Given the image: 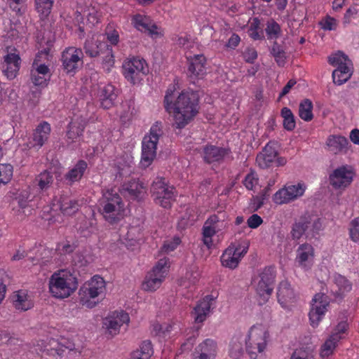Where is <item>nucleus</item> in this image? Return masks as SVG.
<instances>
[{
  "label": "nucleus",
  "mask_w": 359,
  "mask_h": 359,
  "mask_svg": "<svg viewBox=\"0 0 359 359\" xmlns=\"http://www.w3.org/2000/svg\"><path fill=\"white\" fill-rule=\"evenodd\" d=\"M248 250L246 243H231L221 256L222 265L230 269H236Z\"/></svg>",
  "instance_id": "obj_15"
},
{
  "label": "nucleus",
  "mask_w": 359,
  "mask_h": 359,
  "mask_svg": "<svg viewBox=\"0 0 359 359\" xmlns=\"http://www.w3.org/2000/svg\"><path fill=\"white\" fill-rule=\"evenodd\" d=\"M217 232L215 230L212 229L211 227H209L205 224H203L202 228V241L203 244L208 248V249H210L213 245L212 237Z\"/></svg>",
  "instance_id": "obj_52"
},
{
  "label": "nucleus",
  "mask_w": 359,
  "mask_h": 359,
  "mask_svg": "<svg viewBox=\"0 0 359 359\" xmlns=\"http://www.w3.org/2000/svg\"><path fill=\"white\" fill-rule=\"evenodd\" d=\"M178 82L170 86L164 97V107L169 114V119L172 121V126L176 129H180V90H178Z\"/></svg>",
  "instance_id": "obj_8"
},
{
  "label": "nucleus",
  "mask_w": 359,
  "mask_h": 359,
  "mask_svg": "<svg viewBox=\"0 0 359 359\" xmlns=\"http://www.w3.org/2000/svg\"><path fill=\"white\" fill-rule=\"evenodd\" d=\"M133 170V163L131 159L126 161L124 164L121 162L118 163V172L116 177H124L129 176Z\"/></svg>",
  "instance_id": "obj_56"
},
{
  "label": "nucleus",
  "mask_w": 359,
  "mask_h": 359,
  "mask_svg": "<svg viewBox=\"0 0 359 359\" xmlns=\"http://www.w3.org/2000/svg\"><path fill=\"white\" fill-rule=\"evenodd\" d=\"M104 47H107L106 42L95 41L92 38L86 41L83 49L86 55L90 57H95L103 53Z\"/></svg>",
  "instance_id": "obj_36"
},
{
  "label": "nucleus",
  "mask_w": 359,
  "mask_h": 359,
  "mask_svg": "<svg viewBox=\"0 0 359 359\" xmlns=\"http://www.w3.org/2000/svg\"><path fill=\"white\" fill-rule=\"evenodd\" d=\"M244 335L240 332H236L232 336L229 345V355L232 359H241L244 353Z\"/></svg>",
  "instance_id": "obj_29"
},
{
  "label": "nucleus",
  "mask_w": 359,
  "mask_h": 359,
  "mask_svg": "<svg viewBox=\"0 0 359 359\" xmlns=\"http://www.w3.org/2000/svg\"><path fill=\"white\" fill-rule=\"evenodd\" d=\"M339 338L335 335H330L329 338L323 344L320 350V356L326 358L333 353L337 343L339 341Z\"/></svg>",
  "instance_id": "obj_42"
},
{
  "label": "nucleus",
  "mask_w": 359,
  "mask_h": 359,
  "mask_svg": "<svg viewBox=\"0 0 359 359\" xmlns=\"http://www.w3.org/2000/svg\"><path fill=\"white\" fill-rule=\"evenodd\" d=\"M50 126L46 121L40 123L34 130L32 137L29 142V148H41L48 140Z\"/></svg>",
  "instance_id": "obj_21"
},
{
  "label": "nucleus",
  "mask_w": 359,
  "mask_h": 359,
  "mask_svg": "<svg viewBox=\"0 0 359 359\" xmlns=\"http://www.w3.org/2000/svg\"><path fill=\"white\" fill-rule=\"evenodd\" d=\"M31 72L38 74H41L43 76H46L49 73V68L45 64H41L38 65L37 62L34 60Z\"/></svg>",
  "instance_id": "obj_62"
},
{
  "label": "nucleus",
  "mask_w": 359,
  "mask_h": 359,
  "mask_svg": "<svg viewBox=\"0 0 359 359\" xmlns=\"http://www.w3.org/2000/svg\"><path fill=\"white\" fill-rule=\"evenodd\" d=\"M79 203L77 200L64 198L60 201V208L64 215H71L78 211Z\"/></svg>",
  "instance_id": "obj_39"
},
{
  "label": "nucleus",
  "mask_w": 359,
  "mask_h": 359,
  "mask_svg": "<svg viewBox=\"0 0 359 359\" xmlns=\"http://www.w3.org/2000/svg\"><path fill=\"white\" fill-rule=\"evenodd\" d=\"M216 297L208 294L201 299L194 309V320L196 323H203L210 312L211 306L215 301Z\"/></svg>",
  "instance_id": "obj_22"
},
{
  "label": "nucleus",
  "mask_w": 359,
  "mask_h": 359,
  "mask_svg": "<svg viewBox=\"0 0 359 359\" xmlns=\"http://www.w3.org/2000/svg\"><path fill=\"white\" fill-rule=\"evenodd\" d=\"M271 54L274 57L278 65L283 67L285 63V53L282 47L276 42L272 46Z\"/></svg>",
  "instance_id": "obj_51"
},
{
  "label": "nucleus",
  "mask_w": 359,
  "mask_h": 359,
  "mask_svg": "<svg viewBox=\"0 0 359 359\" xmlns=\"http://www.w3.org/2000/svg\"><path fill=\"white\" fill-rule=\"evenodd\" d=\"M187 76L190 83L196 84L206 75V58L203 54L187 57Z\"/></svg>",
  "instance_id": "obj_17"
},
{
  "label": "nucleus",
  "mask_w": 359,
  "mask_h": 359,
  "mask_svg": "<svg viewBox=\"0 0 359 359\" xmlns=\"http://www.w3.org/2000/svg\"><path fill=\"white\" fill-rule=\"evenodd\" d=\"M161 135V123L156 122L150 129L149 135H145L142 142L140 163L147 168L153 162L156 154V146Z\"/></svg>",
  "instance_id": "obj_6"
},
{
  "label": "nucleus",
  "mask_w": 359,
  "mask_h": 359,
  "mask_svg": "<svg viewBox=\"0 0 359 359\" xmlns=\"http://www.w3.org/2000/svg\"><path fill=\"white\" fill-rule=\"evenodd\" d=\"M329 63L334 67H340L343 65H348L350 60L347 55L341 51L330 55L328 58Z\"/></svg>",
  "instance_id": "obj_50"
},
{
  "label": "nucleus",
  "mask_w": 359,
  "mask_h": 359,
  "mask_svg": "<svg viewBox=\"0 0 359 359\" xmlns=\"http://www.w3.org/2000/svg\"><path fill=\"white\" fill-rule=\"evenodd\" d=\"M86 127V121L81 118H76L72 120L68 126L67 131V139L71 142H74L78 137H79Z\"/></svg>",
  "instance_id": "obj_35"
},
{
  "label": "nucleus",
  "mask_w": 359,
  "mask_h": 359,
  "mask_svg": "<svg viewBox=\"0 0 359 359\" xmlns=\"http://www.w3.org/2000/svg\"><path fill=\"white\" fill-rule=\"evenodd\" d=\"M277 298L278 303L283 308H286L287 303L292 302L294 299V291L287 280H283L279 283Z\"/></svg>",
  "instance_id": "obj_31"
},
{
  "label": "nucleus",
  "mask_w": 359,
  "mask_h": 359,
  "mask_svg": "<svg viewBox=\"0 0 359 359\" xmlns=\"http://www.w3.org/2000/svg\"><path fill=\"white\" fill-rule=\"evenodd\" d=\"M243 184L248 190H254L259 184V177L256 172L251 170L245 177Z\"/></svg>",
  "instance_id": "obj_53"
},
{
  "label": "nucleus",
  "mask_w": 359,
  "mask_h": 359,
  "mask_svg": "<svg viewBox=\"0 0 359 359\" xmlns=\"http://www.w3.org/2000/svg\"><path fill=\"white\" fill-rule=\"evenodd\" d=\"M315 250L311 244L305 243L299 245L296 251L295 262L298 266L308 271L313 266Z\"/></svg>",
  "instance_id": "obj_19"
},
{
  "label": "nucleus",
  "mask_w": 359,
  "mask_h": 359,
  "mask_svg": "<svg viewBox=\"0 0 359 359\" xmlns=\"http://www.w3.org/2000/svg\"><path fill=\"white\" fill-rule=\"evenodd\" d=\"M204 224L211 227V229L215 230L216 232H219L224 226V219H221L217 215L214 214L210 215L205 220Z\"/></svg>",
  "instance_id": "obj_54"
},
{
  "label": "nucleus",
  "mask_w": 359,
  "mask_h": 359,
  "mask_svg": "<svg viewBox=\"0 0 359 359\" xmlns=\"http://www.w3.org/2000/svg\"><path fill=\"white\" fill-rule=\"evenodd\" d=\"M133 23L135 28H137L138 30L141 32H147V29H148V25L149 22V20L141 15H136L133 18Z\"/></svg>",
  "instance_id": "obj_57"
},
{
  "label": "nucleus",
  "mask_w": 359,
  "mask_h": 359,
  "mask_svg": "<svg viewBox=\"0 0 359 359\" xmlns=\"http://www.w3.org/2000/svg\"><path fill=\"white\" fill-rule=\"evenodd\" d=\"M12 302L17 310L26 311L34 306V302L26 290H20L13 292Z\"/></svg>",
  "instance_id": "obj_30"
},
{
  "label": "nucleus",
  "mask_w": 359,
  "mask_h": 359,
  "mask_svg": "<svg viewBox=\"0 0 359 359\" xmlns=\"http://www.w3.org/2000/svg\"><path fill=\"white\" fill-rule=\"evenodd\" d=\"M123 74L126 79L133 84L140 82L142 76L148 72L145 60L139 57H133L123 65Z\"/></svg>",
  "instance_id": "obj_16"
},
{
  "label": "nucleus",
  "mask_w": 359,
  "mask_h": 359,
  "mask_svg": "<svg viewBox=\"0 0 359 359\" xmlns=\"http://www.w3.org/2000/svg\"><path fill=\"white\" fill-rule=\"evenodd\" d=\"M351 71L348 65H343L337 67L332 72L333 82L337 85H341L346 82L351 76Z\"/></svg>",
  "instance_id": "obj_37"
},
{
  "label": "nucleus",
  "mask_w": 359,
  "mask_h": 359,
  "mask_svg": "<svg viewBox=\"0 0 359 359\" xmlns=\"http://www.w3.org/2000/svg\"><path fill=\"white\" fill-rule=\"evenodd\" d=\"M280 115L283 118V128L288 131L293 130L296 126V122L291 109L288 107H283L281 109Z\"/></svg>",
  "instance_id": "obj_43"
},
{
  "label": "nucleus",
  "mask_w": 359,
  "mask_h": 359,
  "mask_svg": "<svg viewBox=\"0 0 359 359\" xmlns=\"http://www.w3.org/2000/svg\"><path fill=\"white\" fill-rule=\"evenodd\" d=\"M88 167L87 163L83 160L79 161L65 175V180L68 185H72L82 178Z\"/></svg>",
  "instance_id": "obj_32"
},
{
  "label": "nucleus",
  "mask_w": 359,
  "mask_h": 359,
  "mask_svg": "<svg viewBox=\"0 0 359 359\" xmlns=\"http://www.w3.org/2000/svg\"><path fill=\"white\" fill-rule=\"evenodd\" d=\"M276 278V270L273 266L265 267L259 274V280L257 284L256 292L262 301L259 304L266 303L271 295Z\"/></svg>",
  "instance_id": "obj_11"
},
{
  "label": "nucleus",
  "mask_w": 359,
  "mask_h": 359,
  "mask_svg": "<svg viewBox=\"0 0 359 359\" xmlns=\"http://www.w3.org/2000/svg\"><path fill=\"white\" fill-rule=\"evenodd\" d=\"M130 321L128 314L123 311H115L113 314L104 320V326L109 334L114 336L119 332L121 326L124 323L128 324Z\"/></svg>",
  "instance_id": "obj_20"
},
{
  "label": "nucleus",
  "mask_w": 359,
  "mask_h": 359,
  "mask_svg": "<svg viewBox=\"0 0 359 359\" xmlns=\"http://www.w3.org/2000/svg\"><path fill=\"white\" fill-rule=\"evenodd\" d=\"M117 97V91L111 84L105 85L100 90V99L101 106L104 109H110L114 104Z\"/></svg>",
  "instance_id": "obj_33"
},
{
  "label": "nucleus",
  "mask_w": 359,
  "mask_h": 359,
  "mask_svg": "<svg viewBox=\"0 0 359 359\" xmlns=\"http://www.w3.org/2000/svg\"><path fill=\"white\" fill-rule=\"evenodd\" d=\"M299 116L305 121H310L313 118V103L309 99L302 100L299 106Z\"/></svg>",
  "instance_id": "obj_41"
},
{
  "label": "nucleus",
  "mask_w": 359,
  "mask_h": 359,
  "mask_svg": "<svg viewBox=\"0 0 359 359\" xmlns=\"http://www.w3.org/2000/svg\"><path fill=\"white\" fill-rule=\"evenodd\" d=\"M306 189L303 182L296 184H287L278 189L272 196L273 202L276 205L288 204L302 197Z\"/></svg>",
  "instance_id": "obj_10"
},
{
  "label": "nucleus",
  "mask_w": 359,
  "mask_h": 359,
  "mask_svg": "<svg viewBox=\"0 0 359 359\" xmlns=\"http://www.w3.org/2000/svg\"><path fill=\"white\" fill-rule=\"evenodd\" d=\"M153 353L151 343L144 341L142 343L140 349L133 351L131 359H149Z\"/></svg>",
  "instance_id": "obj_40"
},
{
  "label": "nucleus",
  "mask_w": 359,
  "mask_h": 359,
  "mask_svg": "<svg viewBox=\"0 0 359 359\" xmlns=\"http://www.w3.org/2000/svg\"><path fill=\"white\" fill-rule=\"evenodd\" d=\"M229 153V149L212 144L205 145L203 149L204 161L209 164L222 161Z\"/></svg>",
  "instance_id": "obj_24"
},
{
  "label": "nucleus",
  "mask_w": 359,
  "mask_h": 359,
  "mask_svg": "<svg viewBox=\"0 0 359 359\" xmlns=\"http://www.w3.org/2000/svg\"><path fill=\"white\" fill-rule=\"evenodd\" d=\"M334 284L338 287L337 292L340 294L350 291L352 287L350 282L344 276L339 274L334 276Z\"/></svg>",
  "instance_id": "obj_49"
},
{
  "label": "nucleus",
  "mask_w": 359,
  "mask_h": 359,
  "mask_svg": "<svg viewBox=\"0 0 359 359\" xmlns=\"http://www.w3.org/2000/svg\"><path fill=\"white\" fill-rule=\"evenodd\" d=\"M348 140L339 135H329L326 140V149L332 154H346L348 150Z\"/></svg>",
  "instance_id": "obj_23"
},
{
  "label": "nucleus",
  "mask_w": 359,
  "mask_h": 359,
  "mask_svg": "<svg viewBox=\"0 0 359 359\" xmlns=\"http://www.w3.org/2000/svg\"><path fill=\"white\" fill-rule=\"evenodd\" d=\"M359 15V9L355 6L349 7L345 12L343 17V25L347 26L351 22L352 19H355Z\"/></svg>",
  "instance_id": "obj_59"
},
{
  "label": "nucleus",
  "mask_w": 359,
  "mask_h": 359,
  "mask_svg": "<svg viewBox=\"0 0 359 359\" xmlns=\"http://www.w3.org/2000/svg\"><path fill=\"white\" fill-rule=\"evenodd\" d=\"M348 325L346 321H341L338 323L334 331L332 333L331 335H335L339 338V341L344 339L345 337V334L348 330Z\"/></svg>",
  "instance_id": "obj_61"
},
{
  "label": "nucleus",
  "mask_w": 359,
  "mask_h": 359,
  "mask_svg": "<svg viewBox=\"0 0 359 359\" xmlns=\"http://www.w3.org/2000/svg\"><path fill=\"white\" fill-rule=\"evenodd\" d=\"M173 190V187L168 186L165 179L162 177L156 178L151 187V193L156 203L165 208L171 207L174 198Z\"/></svg>",
  "instance_id": "obj_9"
},
{
  "label": "nucleus",
  "mask_w": 359,
  "mask_h": 359,
  "mask_svg": "<svg viewBox=\"0 0 359 359\" xmlns=\"http://www.w3.org/2000/svg\"><path fill=\"white\" fill-rule=\"evenodd\" d=\"M265 32L269 39H277L281 34V27L278 22L271 19L266 22Z\"/></svg>",
  "instance_id": "obj_44"
},
{
  "label": "nucleus",
  "mask_w": 359,
  "mask_h": 359,
  "mask_svg": "<svg viewBox=\"0 0 359 359\" xmlns=\"http://www.w3.org/2000/svg\"><path fill=\"white\" fill-rule=\"evenodd\" d=\"M278 151L271 142L266 144L262 151L256 157V162L258 166L262 169L267 168L271 165L277 157Z\"/></svg>",
  "instance_id": "obj_26"
},
{
  "label": "nucleus",
  "mask_w": 359,
  "mask_h": 359,
  "mask_svg": "<svg viewBox=\"0 0 359 359\" xmlns=\"http://www.w3.org/2000/svg\"><path fill=\"white\" fill-rule=\"evenodd\" d=\"M269 341V332L262 325L250 327L245 336V351L250 359H259L267 349Z\"/></svg>",
  "instance_id": "obj_2"
},
{
  "label": "nucleus",
  "mask_w": 359,
  "mask_h": 359,
  "mask_svg": "<svg viewBox=\"0 0 359 359\" xmlns=\"http://www.w3.org/2000/svg\"><path fill=\"white\" fill-rule=\"evenodd\" d=\"M53 181V174L50 171L44 170L36 176L34 185L40 193H44L51 187Z\"/></svg>",
  "instance_id": "obj_34"
},
{
  "label": "nucleus",
  "mask_w": 359,
  "mask_h": 359,
  "mask_svg": "<svg viewBox=\"0 0 359 359\" xmlns=\"http://www.w3.org/2000/svg\"><path fill=\"white\" fill-rule=\"evenodd\" d=\"M198 110V92L193 90L181 91V128L194 118Z\"/></svg>",
  "instance_id": "obj_7"
},
{
  "label": "nucleus",
  "mask_w": 359,
  "mask_h": 359,
  "mask_svg": "<svg viewBox=\"0 0 359 359\" xmlns=\"http://www.w3.org/2000/svg\"><path fill=\"white\" fill-rule=\"evenodd\" d=\"M170 266L168 258L160 259L146 275L142 285V289L145 291L154 292L159 288L168 273Z\"/></svg>",
  "instance_id": "obj_5"
},
{
  "label": "nucleus",
  "mask_w": 359,
  "mask_h": 359,
  "mask_svg": "<svg viewBox=\"0 0 359 359\" xmlns=\"http://www.w3.org/2000/svg\"><path fill=\"white\" fill-rule=\"evenodd\" d=\"M321 28L326 31H334L338 26L337 20L330 15H326L320 22Z\"/></svg>",
  "instance_id": "obj_58"
},
{
  "label": "nucleus",
  "mask_w": 359,
  "mask_h": 359,
  "mask_svg": "<svg viewBox=\"0 0 359 359\" xmlns=\"http://www.w3.org/2000/svg\"><path fill=\"white\" fill-rule=\"evenodd\" d=\"M10 278L4 270H0V304L5 297L6 284L9 283Z\"/></svg>",
  "instance_id": "obj_60"
},
{
  "label": "nucleus",
  "mask_w": 359,
  "mask_h": 359,
  "mask_svg": "<svg viewBox=\"0 0 359 359\" xmlns=\"http://www.w3.org/2000/svg\"><path fill=\"white\" fill-rule=\"evenodd\" d=\"M198 359H215L217 353V342L212 339H206L196 348Z\"/></svg>",
  "instance_id": "obj_27"
},
{
  "label": "nucleus",
  "mask_w": 359,
  "mask_h": 359,
  "mask_svg": "<svg viewBox=\"0 0 359 359\" xmlns=\"http://www.w3.org/2000/svg\"><path fill=\"white\" fill-rule=\"evenodd\" d=\"M105 290L104 280L99 276H93L81 287L79 292L80 303L88 308H94L99 302L98 299H95L103 296Z\"/></svg>",
  "instance_id": "obj_4"
},
{
  "label": "nucleus",
  "mask_w": 359,
  "mask_h": 359,
  "mask_svg": "<svg viewBox=\"0 0 359 359\" xmlns=\"http://www.w3.org/2000/svg\"><path fill=\"white\" fill-rule=\"evenodd\" d=\"M20 61L19 55L15 53H8L4 56L1 68L8 79H13L16 76L20 67Z\"/></svg>",
  "instance_id": "obj_25"
},
{
  "label": "nucleus",
  "mask_w": 359,
  "mask_h": 359,
  "mask_svg": "<svg viewBox=\"0 0 359 359\" xmlns=\"http://www.w3.org/2000/svg\"><path fill=\"white\" fill-rule=\"evenodd\" d=\"M248 34L253 40H261L264 38L263 32L260 27V20L254 18L248 28Z\"/></svg>",
  "instance_id": "obj_45"
},
{
  "label": "nucleus",
  "mask_w": 359,
  "mask_h": 359,
  "mask_svg": "<svg viewBox=\"0 0 359 359\" xmlns=\"http://www.w3.org/2000/svg\"><path fill=\"white\" fill-rule=\"evenodd\" d=\"M276 278V270L273 266L265 267L259 274V280L257 284L256 292L262 301L259 304L266 303L271 295Z\"/></svg>",
  "instance_id": "obj_12"
},
{
  "label": "nucleus",
  "mask_w": 359,
  "mask_h": 359,
  "mask_svg": "<svg viewBox=\"0 0 359 359\" xmlns=\"http://www.w3.org/2000/svg\"><path fill=\"white\" fill-rule=\"evenodd\" d=\"M330 298L324 293H317L312 299L311 307L309 313L311 325L313 327L318 326L328 311Z\"/></svg>",
  "instance_id": "obj_14"
},
{
  "label": "nucleus",
  "mask_w": 359,
  "mask_h": 359,
  "mask_svg": "<svg viewBox=\"0 0 359 359\" xmlns=\"http://www.w3.org/2000/svg\"><path fill=\"white\" fill-rule=\"evenodd\" d=\"M100 212L104 220L110 224H116L126 214L125 203L120 195L112 189L103 192L99 201Z\"/></svg>",
  "instance_id": "obj_1"
},
{
  "label": "nucleus",
  "mask_w": 359,
  "mask_h": 359,
  "mask_svg": "<svg viewBox=\"0 0 359 359\" xmlns=\"http://www.w3.org/2000/svg\"><path fill=\"white\" fill-rule=\"evenodd\" d=\"M198 327H191L187 333V337L186 339V341L181 344V353L186 350H191L196 341V338L198 336Z\"/></svg>",
  "instance_id": "obj_46"
},
{
  "label": "nucleus",
  "mask_w": 359,
  "mask_h": 359,
  "mask_svg": "<svg viewBox=\"0 0 359 359\" xmlns=\"http://www.w3.org/2000/svg\"><path fill=\"white\" fill-rule=\"evenodd\" d=\"M243 57L246 62L253 63L257 58V52L255 48L248 47L243 53Z\"/></svg>",
  "instance_id": "obj_63"
},
{
  "label": "nucleus",
  "mask_w": 359,
  "mask_h": 359,
  "mask_svg": "<svg viewBox=\"0 0 359 359\" xmlns=\"http://www.w3.org/2000/svg\"><path fill=\"white\" fill-rule=\"evenodd\" d=\"M348 233L350 239L359 244V217L352 219L349 224Z\"/></svg>",
  "instance_id": "obj_55"
},
{
  "label": "nucleus",
  "mask_w": 359,
  "mask_h": 359,
  "mask_svg": "<svg viewBox=\"0 0 359 359\" xmlns=\"http://www.w3.org/2000/svg\"><path fill=\"white\" fill-rule=\"evenodd\" d=\"M123 189L128 193L133 198H137L145 190L143 183L136 180H132L123 185Z\"/></svg>",
  "instance_id": "obj_38"
},
{
  "label": "nucleus",
  "mask_w": 359,
  "mask_h": 359,
  "mask_svg": "<svg viewBox=\"0 0 359 359\" xmlns=\"http://www.w3.org/2000/svg\"><path fill=\"white\" fill-rule=\"evenodd\" d=\"M13 168L9 163L0 164V184H7L12 178Z\"/></svg>",
  "instance_id": "obj_48"
},
{
  "label": "nucleus",
  "mask_w": 359,
  "mask_h": 359,
  "mask_svg": "<svg viewBox=\"0 0 359 359\" xmlns=\"http://www.w3.org/2000/svg\"><path fill=\"white\" fill-rule=\"evenodd\" d=\"M54 0H35L36 9L43 18L47 17L51 11Z\"/></svg>",
  "instance_id": "obj_47"
},
{
  "label": "nucleus",
  "mask_w": 359,
  "mask_h": 359,
  "mask_svg": "<svg viewBox=\"0 0 359 359\" xmlns=\"http://www.w3.org/2000/svg\"><path fill=\"white\" fill-rule=\"evenodd\" d=\"M311 226V216L305 214L294 222L290 231L293 240H299Z\"/></svg>",
  "instance_id": "obj_28"
},
{
  "label": "nucleus",
  "mask_w": 359,
  "mask_h": 359,
  "mask_svg": "<svg viewBox=\"0 0 359 359\" xmlns=\"http://www.w3.org/2000/svg\"><path fill=\"white\" fill-rule=\"evenodd\" d=\"M76 274L68 270H60L53 273L49 280V290L56 298L69 297L78 287Z\"/></svg>",
  "instance_id": "obj_3"
},
{
  "label": "nucleus",
  "mask_w": 359,
  "mask_h": 359,
  "mask_svg": "<svg viewBox=\"0 0 359 359\" xmlns=\"http://www.w3.org/2000/svg\"><path fill=\"white\" fill-rule=\"evenodd\" d=\"M290 359H314V357L313 354L309 351L296 350L292 353Z\"/></svg>",
  "instance_id": "obj_64"
},
{
  "label": "nucleus",
  "mask_w": 359,
  "mask_h": 359,
  "mask_svg": "<svg viewBox=\"0 0 359 359\" xmlns=\"http://www.w3.org/2000/svg\"><path fill=\"white\" fill-rule=\"evenodd\" d=\"M354 172L351 167L342 165L330 174V182L334 189H344L351 184Z\"/></svg>",
  "instance_id": "obj_18"
},
{
  "label": "nucleus",
  "mask_w": 359,
  "mask_h": 359,
  "mask_svg": "<svg viewBox=\"0 0 359 359\" xmlns=\"http://www.w3.org/2000/svg\"><path fill=\"white\" fill-rule=\"evenodd\" d=\"M83 52L81 48L69 47L64 50L61 55L60 61L63 71L71 76H74L82 67Z\"/></svg>",
  "instance_id": "obj_13"
}]
</instances>
